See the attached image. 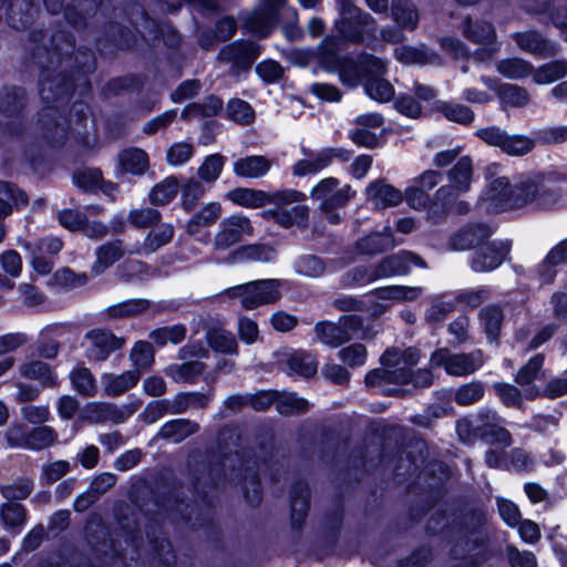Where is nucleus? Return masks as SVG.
<instances>
[{"instance_id": "obj_63", "label": "nucleus", "mask_w": 567, "mask_h": 567, "mask_svg": "<svg viewBox=\"0 0 567 567\" xmlns=\"http://www.w3.org/2000/svg\"><path fill=\"white\" fill-rule=\"evenodd\" d=\"M389 244V235L382 233H372L357 243L358 249L362 254L373 255L386 248Z\"/></svg>"}, {"instance_id": "obj_61", "label": "nucleus", "mask_w": 567, "mask_h": 567, "mask_svg": "<svg viewBox=\"0 0 567 567\" xmlns=\"http://www.w3.org/2000/svg\"><path fill=\"white\" fill-rule=\"evenodd\" d=\"M308 401L295 393H285L277 398V410L280 414L289 415L307 411Z\"/></svg>"}, {"instance_id": "obj_49", "label": "nucleus", "mask_w": 567, "mask_h": 567, "mask_svg": "<svg viewBox=\"0 0 567 567\" xmlns=\"http://www.w3.org/2000/svg\"><path fill=\"white\" fill-rule=\"evenodd\" d=\"M162 218V214L151 207H141L131 209L127 214V221L130 225L137 229L153 227Z\"/></svg>"}, {"instance_id": "obj_22", "label": "nucleus", "mask_w": 567, "mask_h": 567, "mask_svg": "<svg viewBox=\"0 0 567 567\" xmlns=\"http://www.w3.org/2000/svg\"><path fill=\"white\" fill-rule=\"evenodd\" d=\"M223 214L221 205L210 202L197 210L187 221L186 231L190 236H197L203 228L214 225Z\"/></svg>"}, {"instance_id": "obj_21", "label": "nucleus", "mask_w": 567, "mask_h": 567, "mask_svg": "<svg viewBox=\"0 0 567 567\" xmlns=\"http://www.w3.org/2000/svg\"><path fill=\"white\" fill-rule=\"evenodd\" d=\"M271 161L261 155L241 157L234 162L233 172L238 177L259 178L271 168Z\"/></svg>"}, {"instance_id": "obj_50", "label": "nucleus", "mask_w": 567, "mask_h": 567, "mask_svg": "<svg viewBox=\"0 0 567 567\" xmlns=\"http://www.w3.org/2000/svg\"><path fill=\"white\" fill-rule=\"evenodd\" d=\"M73 388L82 395L93 396L96 392V383L91 371L85 367H78L71 373Z\"/></svg>"}, {"instance_id": "obj_10", "label": "nucleus", "mask_w": 567, "mask_h": 567, "mask_svg": "<svg viewBox=\"0 0 567 567\" xmlns=\"http://www.w3.org/2000/svg\"><path fill=\"white\" fill-rule=\"evenodd\" d=\"M365 71V92L381 103L390 101V86L383 76L386 74L384 64L379 60H368Z\"/></svg>"}, {"instance_id": "obj_58", "label": "nucleus", "mask_w": 567, "mask_h": 567, "mask_svg": "<svg viewBox=\"0 0 567 567\" xmlns=\"http://www.w3.org/2000/svg\"><path fill=\"white\" fill-rule=\"evenodd\" d=\"M445 118L458 124H468L474 120V112L463 104L443 103L439 106Z\"/></svg>"}, {"instance_id": "obj_27", "label": "nucleus", "mask_w": 567, "mask_h": 567, "mask_svg": "<svg viewBox=\"0 0 567 567\" xmlns=\"http://www.w3.org/2000/svg\"><path fill=\"white\" fill-rule=\"evenodd\" d=\"M140 380L137 371H125L121 374L106 373L102 375L104 392L111 396H117L132 389Z\"/></svg>"}, {"instance_id": "obj_55", "label": "nucleus", "mask_w": 567, "mask_h": 567, "mask_svg": "<svg viewBox=\"0 0 567 567\" xmlns=\"http://www.w3.org/2000/svg\"><path fill=\"white\" fill-rule=\"evenodd\" d=\"M182 190V206L185 210L193 209L205 194V187L200 179L189 178L179 188Z\"/></svg>"}, {"instance_id": "obj_24", "label": "nucleus", "mask_w": 567, "mask_h": 567, "mask_svg": "<svg viewBox=\"0 0 567 567\" xmlns=\"http://www.w3.org/2000/svg\"><path fill=\"white\" fill-rule=\"evenodd\" d=\"M559 182H565V178L556 179L542 175V185L537 203L538 208L550 209L564 203V188Z\"/></svg>"}, {"instance_id": "obj_13", "label": "nucleus", "mask_w": 567, "mask_h": 567, "mask_svg": "<svg viewBox=\"0 0 567 567\" xmlns=\"http://www.w3.org/2000/svg\"><path fill=\"white\" fill-rule=\"evenodd\" d=\"M175 229L169 223H157L146 234L142 244L136 245L132 252L152 255L168 245L174 238Z\"/></svg>"}, {"instance_id": "obj_12", "label": "nucleus", "mask_w": 567, "mask_h": 567, "mask_svg": "<svg viewBox=\"0 0 567 567\" xmlns=\"http://www.w3.org/2000/svg\"><path fill=\"white\" fill-rule=\"evenodd\" d=\"M409 361L404 365L392 371V383L411 384L412 388L427 386L433 381V374L430 370L420 369L412 373L411 365L417 362V353L413 350L408 351Z\"/></svg>"}, {"instance_id": "obj_43", "label": "nucleus", "mask_w": 567, "mask_h": 567, "mask_svg": "<svg viewBox=\"0 0 567 567\" xmlns=\"http://www.w3.org/2000/svg\"><path fill=\"white\" fill-rule=\"evenodd\" d=\"M208 344L218 352L227 354H237L238 343L235 336L224 329L210 330L207 334Z\"/></svg>"}, {"instance_id": "obj_4", "label": "nucleus", "mask_w": 567, "mask_h": 567, "mask_svg": "<svg viewBox=\"0 0 567 567\" xmlns=\"http://www.w3.org/2000/svg\"><path fill=\"white\" fill-rule=\"evenodd\" d=\"M362 319L359 316H343L338 322L323 321L315 326L316 337L319 342L338 348L352 338H362Z\"/></svg>"}, {"instance_id": "obj_36", "label": "nucleus", "mask_w": 567, "mask_h": 567, "mask_svg": "<svg viewBox=\"0 0 567 567\" xmlns=\"http://www.w3.org/2000/svg\"><path fill=\"white\" fill-rule=\"evenodd\" d=\"M199 429V425L193 421L179 419L167 422L164 424L158 435L163 439L172 440L175 443H178L189 435L196 433Z\"/></svg>"}, {"instance_id": "obj_26", "label": "nucleus", "mask_w": 567, "mask_h": 567, "mask_svg": "<svg viewBox=\"0 0 567 567\" xmlns=\"http://www.w3.org/2000/svg\"><path fill=\"white\" fill-rule=\"evenodd\" d=\"M125 255L122 240H114L102 245L96 250V260L92 266V272L100 275Z\"/></svg>"}, {"instance_id": "obj_30", "label": "nucleus", "mask_w": 567, "mask_h": 567, "mask_svg": "<svg viewBox=\"0 0 567 567\" xmlns=\"http://www.w3.org/2000/svg\"><path fill=\"white\" fill-rule=\"evenodd\" d=\"M368 60H377L372 56H362L358 62L352 59H343L339 62V78L341 82L350 87L357 86L362 78H365V71H362L368 65Z\"/></svg>"}, {"instance_id": "obj_60", "label": "nucleus", "mask_w": 567, "mask_h": 567, "mask_svg": "<svg viewBox=\"0 0 567 567\" xmlns=\"http://www.w3.org/2000/svg\"><path fill=\"white\" fill-rule=\"evenodd\" d=\"M186 334V329L184 326L176 324L168 328H159L151 331L150 338L157 343L158 346L163 347L167 342L172 343H179L184 340Z\"/></svg>"}, {"instance_id": "obj_53", "label": "nucleus", "mask_w": 567, "mask_h": 567, "mask_svg": "<svg viewBox=\"0 0 567 567\" xmlns=\"http://www.w3.org/2000/svg\"><path fill=\"white\" fill-rule=\"evenodd\" d=\"M244 23L249 32L258 37H266L275 23V17L265 12H252L245 18Z\"/></svg>"}, {"instance_id": "obj_59", "label": "nucleus", "mask_w": 567, "mask_h": 567, "mask_svg": "<svg viewBox=\"0 0 567 567\" xmlns=\"http://www.w3.org/2000/svg\"><path fill=\"white\" fill-rule=\"evenodd\" d=\"M534 141L524 135H505L502 151L512 156H522L534 148Z\"/></svg>"}, {"instance_id": "obj_3", "label": "nucleus", "mask_w": 567, "mask_h": 567, "mask_svg": "<svg viewBox=\"0 0 567 567\" xmlns=\"http://www.w3.org/2000/svg\"><path fill=\"white\" fill-rule=\"evenodd\" d=\"M280 287L281 281L278 279H260L230 287L224 295L230 299H239L245 309L251 310L277 302L281 298Z\"/></svg>"}, {"instance_id": "obj_2", "label": "nucleus", "mask_w": 567, "mask_h": 567, "mask_svg": "<svg viewBox=\"0 0 567 567\" xmlns=\"http://www.w3.org/2000/svg\"><path fill=\"white\" fill-rule=\"evenodd\" d=\"M499 169L497 164H489L485 168L488 182L481 193L480 202L483 208L491 213L515 208V184L506 176H501Z\"/></svg>"}, {"instance_id": "obj_54", "label": "nucleus", "mask_w": 567, "mask_h": 567, "mask_svg": "<svg viewBox=\"0 0 567 567\" xmlns=\"http://www.w3.org/2000/svg\"><path fill=\"white\" fill-rule=\"evenodd\" d=\"M567 75V63L555 61L543 65L534 73V81L537 84H549Z\"/></svg>"}, {"instance_id": "obj_29", "label": "nucleus", "mask_w": 567, "mask_h": 567, "mask_svg": "<svg viewBox=\"0 0 567 567\" xmlns=\"http://www.w3.org/2000/svg\"><path fill=\"white\" fill-rule=\"evenodd\" d=\"M542 175L528 176L515 184V208L529 204L537 207Z\"/></svg>"}, {"instance_id": "obj_11", "label": "nucleus", "mask_w": 567, "mask_h": 567, "mask_svg": "<svg viewBox=\"0 0 567 567\" xmlns=\"http://www.w3.org/2000/svg\"><path fill=\"white\" fill-rule=\"evenodd\" d=\"M133 413L130 406H117L105 402H94L86 405L84 417L91 423H102L111 421L123 423Z\"/></svg>"}, {"instance_id": "obj_15", "label": "nucleus", "mask_w": 567, "mask_h": 567, "mask_svg": "<svg viewBox=\"0 0 567 567\" xmlns=\"http://www.w3.org/2000/svg\"><path fill=\"white\" fill-rule=\"evenodd\" d=\"M492 233L493 230L488 225H468L450 239V246L454 250H467L483 244L491 237Z\"/></svg>"}, {"instance_id": "obj_39", "label": "nucleus", "mask_w": 567, "mask_h": 567, "mask_svg": "<svg viewBox=\"0 0 567 567\" xmlns=\"http://www.w3.org/2000/svg\"><path fill=\"white\" fill-rule=\"evenodd\" d=\"M35 12L37 10L32 3L24 0H16L10 6L9 24L14 29L25 28L33 21Z\"/></svg>"}, {"instance_id": "obj_64", "label": "nucleus", "mask_w": 567, "mask_h": 567, "mask_svg": "<svg viewBox=\"0 0 567 567\" xmlns=\"http://www.w3.org/2000/svg\"><path fill=\"white\" fill-rule=\"evenodd\" d=\"M227 115L234 122L248 124L254 120V110L246 101L234 99L228 102Z\"/></svg>"}, {"instance_id": "obj_46", "label": "nucleus", "mask_w": 567, "mask_h": 567, "mask_svg": "<svg viewBox=\"0 0 567 567\" xmlns=\"http://www.w3.org/2000/svg\"><path fill=\"white\" fill-rule=\"evenodd\" d=\"M496 70L505 78L513 80H519L533 73L532 64L518 58L499 61L496 64Z\"/></svg>"}, {"instance_id": "obj_57", "label": "nucleus", "mask_w": 567, "mask_h": 567, "mask_svg": "<svg viewBox=\"0 0 567 567\" xmlns=\"http://www.w3.org/2000/svg\"><path fill=\"white\" fill-rule=\"evenodd\" d=\"M265 205L272 204L275 208H287L290 204H299L306 199V195L296 189H282L266 193Z\"/></svg>"}, {"instance_id": "obj_20", "label": "nucleus", "mask_w": 567, "mask_h": 567, "mask_svg": "<svg viewBox=\"0 0 567 567\" xmlns=\"http://www.w3.org/2000/svg\"><path fill=\"white\" fill-rule=\"evenodd\" d=\"M153 307L148 299H127L106 307L101 316L106 320L125 319L145 313Z\"/></svg>"}, {"instance_id": "obj_14", "label": "nucleus", "mask_w": 567, "mask_h": 567, "mask_svg": "<svg viewBox=\"0 0 567 567\" xmlns=\"http://www.w3.org/2000/svg\"><path fill=\"white\" fill-rule=\"evenodd\" d=\"M259 55V47L254 42H237L223 48L219 59L235 64L237 68H248Z\"/></svg>"}, {"instance_id": "obj_28", "label": "nucleus", "mask_w": 567, "mask_h": 567, "mask_svg": "<svg viewBox=\"0 0 567 567\" xmlns=\"http://www.w3.org/2000/svg\"><path fill=\"white\" fill-rule=\"evenodd\" d=\"M72 84L64 76L58 74L50 79L49 71H44L40 79V94L44 101L62 99L70 95Z\"/></svg>"}, {"instance_id": "obj_42", "label": "nucleus", "mask_w": 567, "mask_h": 567, "mask_svg": "<svg viewBox=\"0 0 567 567\" xmlns=\"http://www.w3.org/2000/svg\"><path fill=\"white\" fill-rule=\"evenodd\" d=\"M12 202L16 206L22 205L27 203L25 194L16 188L12 184L8 182H0V219L2 220L6 216L10 215L12 212L11 204Z\"/></svg>"}, {"instance_id": "obj_45", "label": "nucleus", "mask_w": 567, "mask_h": 567, "mask_svg": "<svg viewBox=\"0 0 567 567\" xmlns=\"http://www.w3.org/2000/svg\"><path fill=\"white\" fill-rule=\"evenodd\" d=\"M392 20L401 29H413L417 22V13L409 0H395L392 4Z\"/></svg>"}, {"instance_id": "obj_52", "label": "nucleus", "mask_w": 567, "mask_h": 567, "mask_svg": "<svg viewBox=\"0 0 567 567\" xmlns=\"http://www.w3.org/2000/svg\"><path fill=\"white\" fill-rule=\"evenodd\" d=\"M1 519L6 526L18 528V532L27 522V511L23 505L18 503H6L0 508Z\"/></svg>"}, {"instance_id": "obj_18", "label": "nucleus", "mask_w": 567, "mask_h": 567, "mask_svg": "<svg viewBox=\"0 0 567 567\" xmlns=\"http://www.w3.org/2000/svg\"><path fill=\"white\" fill-rule=\"evenodd\" d=\"M262 216L272 219L281 227L306 226L309 209L305 205H295L291 208H270L262 212Z\"/></svg>"}, {"instance_id": "obj_7", "label": "nucleus", "mask_w": 567, "mask_h": 567, "mask_svg": "<svg viewBox=\"0 0 567 567\" xmlns=\"http://www.w3.org/2000/svg\"><path fill=\"white\" fill-rule=\"evenodd\" d=\"M484 359L482 351L477 350L471 353L451 354L446 349L435 351L431 357L433 367L443 365L451 375L465 377L483 365Z\"/></svg>"}, {"instance_id": "obj_41", "label": "nucleus", "mask_w": 567, "mask_h": 567, "mask_svg": "<svg viewBox=\"0 0 567 567\" xmlns=\"http://www.w3.org/2000/svg\"><path fill=\"white\" fill-rule=\"evenodd\" d=\"M195 155V146L192 142L181 141L171 144L165 154L166 163L173 167L187 164Z\"/></svg>"}, {"instance_id": "obj_5", "label": "nucleus", "mask_w": 567, "mask_h": 567, "mask_svg": "<svg viewBox=\"0 0 567 567\" xmlns=\"http://www.w3.org/2000/svg\"><path fill=\"white\" fill-rule=\"evenodd\" d=\"M254 235L251 220L241 214H234L221 220L214 235L213 248L216 251H226L245 237Z\"/></svg>"}, {"instance_id": "obj_16", "label": "nucleus", "mask_w": 567, "mask_h": 567, "mask_svg": "<svg viewBox=\"0 0 567 567\" xmlns=\"http://www.w3.org/2000/svg\"><path fill=\"white\" fill-rule=\"evenodd\" d=\"M463 33L467 39L483 47L480 53L482 60L489 58L497 50L494 29L487 22H477L473 25L472 21L468 20Z\"/></svg>"}, {"instance_id": "obj_6", "label": "nucleus", "mask_w": 567, "mask_h": 567, "mask_svg": "<svg viewBox=\"0 0 567 567\" xmlns=\"http://www.w3.org/2000/svg\"><path fill=\"white\" fill-rule=\"evenodd\" d=\"M339 186L338 178H323L312 187L310 196L312 199L320 202L322 212L337 210L346 206L355 195V190L350 185Z\"/></svg>"}, {"instance_id": "obj_32", "label": "nucleus", "mask_w": 567, "mask_h": 567, "mask_svg": "<svg viewBox=\"0 0 567 567\" xmlns=\"http://www.w3.org/2000/svg\"><path fill=\"white\" fill-rule=\"evenodd\" d=\"M118 164L125 173L142 175L148 169V155L141 148H127L118 154Z\"/></svg>"}, {"instance_id": "obj_62", "label": "nucleus", "mask_w": 567, "mask_h": 567, "mask_svg": "<svg viewBox=\"0 0 567 567\" xmlns=\"http://www.w3.org/2000/svg\"><path fill=\"white\" fill-rule=\"evenodd\" d=\"M498 96L505 104L511 106H524L528 103V93L513 84H501Z\"/></svg>"}, {"instance_id": "obj_1", "label": "nucleus", "mask_w": 567, "mask_h": 567, "mask_svg": "<svg viewBox=\"0 0 567 567\" xmlns=\"http://www.w3.org/2000/svg\"><path fill=\"white\" fill-rule=\"evenodd\" d=\"M473 163L470 156H462L447 174L449 184L441 186L434 195L435 203L429 209V218L437 221L446 214L445 206L460 194L471 188Z\"/></svg>"}, {"instance_id": "obj_35", "label": "nucleus", "mask_w": 567, "mask_h": 567, "mask_svg": "<svg viewBox=\"0 0 567 567\" xmlns=\"http://www.w3.org/2000/svg\"><path fill=\"white\" fill-rule=\"evenodd\" d=\"M221 109V100L212 95L206 97L203 103H192L186 105L182 112V117L187 121L194 118L212 117L217 115Z\"/></svg>"}, {"instance_id": "obj_23", "label": "nucleus", "mask_w": 567, "mask_h": 567, "mask_svg": "<svg viewBox=\"0 0 567 567\" xmlns=\"http://www.w3.org/2000/svg\"><path fill=\"white\" fill-rule=\"evenodd\" d=\"M484 421L483 435L484 439L491 444H497L502 447H507L512 444V437L509 432L499 425L501 419L494 411L486 410L480 413Z\"/></svg>"}, {"instance_id": "obj_17", "label": "nucleus", "mask_w": 567, "mask_h": 567, "mask_svg": "<svg viewBox=\"0 0 567 567\" xmlns=\"http://www.w3.org/2000/svg\"><path fill=\"white\" fill-rule=\"evenodd\" d=\"M262 216L272 219L281 227L306 226L309 209L305 205H295L291 208H270L262 212Z\"/></svg>"}, {"instance_id": "obj_48", "label": "nucleus", "mask_w": 567, "mask_h": 567, "mask_svg": "<svg viewBox=\"0 0 567 567\" xmlns=\"http://www.w3.org/2000/svg\"><path fill=\"white\" fill-rule=\"evenodd\" d=\"M518 47L533 54L553 53V48L536 32L515 34Z\"/></svg>"}, {"instance_id": "obj_37", "label": "nucleus", "mask_w": 567, "mask_h": 567, "mask_svg": "<svg viewBox=\"0 0 567 567\" xmlns=\"http://www.w3.org/2000/svg\"><path fill=\"white\" fill-rule=\"evenodd\" d=\"M544 357L542 354H536L533 357L526 365H524L516 375V382L520 386H528L525 389V396L527 399L536 398L539 395V392L529 386L532 382L536 379L537 373L543 367Z\"/></svg>"}, {"instance_id": "obj_56", "label": "nucleus", "mask_w": 567, "mask_h": 567, "mask_svg": "<svg viewBox=\"0 0 567 567\" xmlns=\"http://www.w3.org/2000/svg\"><path fill=\"white\" fill-rule=\"evenodd\" d=\"M56 439L58 436L51 427H35L32 431L28 432V444H25V449L42 450L51 446L56 441Z\"/></svg>"}, {"instance_id": "obj_47", "label": "nucleus", "mask_w": 567, "mask_h": 567, "mask_svg": "<svg viewBox=\"0 0 567 567\" xmlns=\"http://www.w3.org/2000/svg\"><path fill=\"white\" fill-rule=\"evenodd\" d=\"M204 370V364L198 361H189L181 364H171L165 369V373L177 383H186L199 375Z\"/></svg>"}, {"instance_id": "obj_31", "label": "nucleus", "mask_w": 567, "mask_h": 567, "mask_svg": "<svg viewBox=\"0 0 567 567\" xmlns=\"http://www.w3.org/2000/svg\"><path fill=\"white\" fill-rule=\"evenodd\" d=\"M233 260L236 262H271L276 258V251L272 247L264 244L245 245L233 254Z\"/></svg>"}, {"instance_id": "obj_8", "label": "nucleus", "mask_w": 567, "mask_h": 567, "mask_svg": "<svg viewBox=\"0 0 567 567\" xmlns=\"http://www.w3.org/2000/svg\"><path fill=\"white\" fill-rule=\"evenodd\" d=\"M511 248L509 240H494L484 244L473 254L471 268L476 272L492 271L503 264Z\"/></svg>"}, {"instance_id": "obj_19", "label": "nucleus", "mask_w": 567, "mask_h": 567, "mask_svg": "<svg viewBox=\"0 0 567 567\" xmlns=\"http://www.w3.org/2000/svg\"><path fill=\"white\" fill-rule=\"evenodd\" d=\"M279 361L286 364L291 373L311 377L317 372L318 362L315 357L301 350H287L281 352Z\"/></svg>"}, {"instance_id": "obj_51", "label": "nucleus", "mask_w": 567, "mask_h": 567, "mask_svg": "<svg viewBox=\"0 0 567 567\" xmlns=\"http://www.w3.org/2000/svg\"><path fill=\"white\" fill-rule=\"evenodd\" d=\"M330 155L323 150L313 159H300L293 165L292 172L297 176L318 173L330 165Z\"/></svg>"}, {"instance_id": "obj_34", "label": "nucleus", "mask_w": 567, "mask_h": 567, "mask_svg": "<svg viewBox=\"0 0 567 567\" xmlns=\"http://www.w3.org/2000/svg\"><path fill=\"white\" fill-rule=\"evenodd\" d=\"M179 188L177 177L168 176L152 187L148 199L155 206H165L176 197Z\"/></svg>"}, {"instance_id": "obj_33", "label": "nucleus", "mask_w": 567, "mask_h": 567, "mask_svg": "<svg viewBox=\"0 0 567 567\" xmlns=\"http://www.w3.org/2000/svg\"><path fill=\"white\" fill-rule=\"evenodd\" d=\"M389 350L381 355V367L370 370L364 379L365 386L374 393H390V370L388 367Z\"/></svg>"}, {"instance_id": "obj_9", "label": "nucleus", "mask_w": 567, "mask_h": 567, "mask_svg": "<svg viewBox=\"0 0 567 567\" xmlns=\"http://www.w3.org/2000/svg\"><path fill=\"white\" fill-rule=\"evenodd\" d=\"M86 358L95 361H105L110 354L125 344V339L116 337L109 329H93L85 333Z\"/></svg>"}, {"instance_id": "obj_40", "label": "nucleus", "mask_w": 567, "mask_h": 567, "mask_svg": "<svg viewBox=\"0 0 567 567\" xmlns=\"http://www.w3.org/2000/svg\"><path fill=\"white\" fill-rule=\"evenodd\" d=\"M226 197L233 203L247 207L258 208L265 206L266 193L251 188H235L226 194Z\"/></svg>"}, {"instance_id": "obj_38", "label": "nucleus", "mask_w": 567, "mask_h": 567, "mask_svg": "<svg viewBox=\"0 0 567 567\" xmlns=\"http://www.w3.org/2000/svg\"><path fill=\"white\" fill-rule=\"evenodd\" d=\"M225 164V156L219 153L210 154L203 159L202 164L197 168L196 175L200 182L213 184L221 175Z\"/></svg>"}, {"instance_id": "obj_25", "label": "nucleus", "mask_w": 567, "mask_h": 567, "mask_svg": "<svg viewBox=\"0 0 567 567\" xmlns=\"http://www.w3.org/2000/svg\"><path fill=\"white\" fill-rule=\"evenodd\" d=\"M364 18L365 16H362L358 8L344 3L341 18L337 21V28L343 37L357 41L361 38L359 24L362 23Z\"/></svg>"}, {"instance_id": "obj_44", "label": "nucleus", "mask_w": 567, "mask_h": 567, "mask_svg": "<svg viewBox=\"0 0 567 567\" xmlns=\"http://www.w3.org/2000/svg\"><path fill=\"white\" fill-rule=\"evenodd\" d=\"M154 349L147 341H137L130 353V360L132 361L133 371H137L140 374L142 371L148 370L154 363Z\"/></svg>"}]
</instances>
